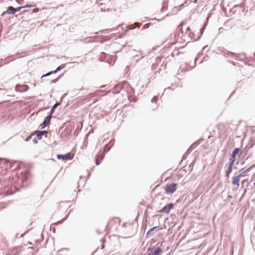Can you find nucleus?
I'll return each mask as SVG.
<instances>
[{"label":"nucleus","instance_id":"nucleus-1","mask_svg":"<svg viewBox=\"0 0 255 255\" xmlns=\"http://www.w3.org/2000/svg\"><path fill=\"white\" fill-rule=\"evenodd\" d=\"M224 55L226 57H231L235 58L236 60H242L245 58L246 56L244 54L240 53H235L232 52L228 51L226 50H225L223 51Z\"/></svg>","mask_w":255,"mask_h":255},{"label":"nucleus","instance_id":"nucleus-2","mask_svg":"<svg viewBox=\"0 0 255 255\" xmlns=\"http://www.w3.org/2000/svg\"><path fill=\"white\" fill-rule=\"evenodd\" d=\"M147 253L146 255H161L162 253V250L160 247H158L154 250L149 248L147 249Z\"/></svg>","mask_w":255,"mask_h":255},{"label":"nucleus","instance_id":"nucleus-3","mask_svg":"<svg viewBox=\"0 0 255 255\" xmlns=\"http://www.w3.org/2000/svg\"><path fill=\"white\" fill-rule=\"evenodd\" d=\"M177 184L176 183H171L167 184L165 190L166 193H173L176 190Z\"/></svg>","mask_w":255,"mask_h":255},{"label":"nucleus","instance_id":"nucleus-4","mask_svg":"<svg viewBox=\"0 0 255 255\" xmlns=\"http://www.w3.org/2000/svg\"><path fill=\"white\" fill-rule=\"evenodd\" d=\"M57 158L58 159L71 160L73 158V156H72V155L70 153H67L64 155L58 154L57 155Z\"/></svg>","mask_w":255,"mask_h":255},{"label":"nucleus","instance_id":"nucleus-5","mask_svg":"<svg viewBox=\"0 0 255 255\" xmlns=\"http://www.w3.org/2000/svg\"><path fill=\"white\" fill-rule=\"evenodd\" d=\"M48 133V131L46 130L44 131H35L33 133L31 134V135L36 134V137L37 139L40 140L42 138V137L43 135H45L46 136L47 134Z\"/></svg>","mask_w":255,"mask_h":255},{"label":"nucleus","instance_id":"nucleus-6","mask_svg":"<svg viewBox=\"0 0 255 255\" xmlns=\"http://www.w3.org/2000/svg\"><path fill=\"white\" fill-rule=\"evenodd\" d=\"M173 204L170 203L164 206L163 208H162L160 211H159V212L168 213L171 210V209L173 208Z\"/></svg>","mask_w":255,"mask_h":255},{"label":"nucleus","instance_id":"nucleus-7","mask_svg":"<svg viewBox=\"0 0 255 255\" xmlns=\"http://www.w3.org/2000/svg\"><path fill=\"white\" fill-rule=\"evenodd\" d=\"M51 117L52 116L51 115H48L45 118L42 124L40 125L42 129L45 128L49 124Z\"/></svg>","mask_w":255,"mask_h":255},{"label":"nucleus","instance_id":"nucleus-8","mask_svg":"<svg viewBox=\"0 0 255 255\" xmlns=\"http://www.w3.org/2000/svg\"><path fill=\"white\" fill-rule=\"evenodd\" d=\"M15 89L16 91L19 92H23L27 91L28 89V87L27 85H17L15 86Z\"/></svg>","mask_w":255,"mask_h":255},{"label":"nucleus","instance_id":"nucleus-9","mask_svg":"<svg viewBox=\"0 0 255 255\" xmlns=\"http://www.w3.org/2000/svg\"><path fill=\"white\" fill-rule=\"evenodd\" d=\"M15 13V8L11 6H10L7 8V9L5 11H4L2 13V15H3L5 13H7L9 14H14Z\"/></svg>","mask_w":255,"mask_h":255},{"label":"nucleus","instance_id":"nucleus-10","mask_svg":"<svg viewBox=\"0 0 255 255\" xmlns=\"http://www.w3.org/2000/svg\"><path fill=\"white\" fill-rule=\"evenodd\" d=\"M240 178H241L238 175L234 177L232 181V184L233 185H236L238 186H239Z\"/></svg>","mask_w":255,"mask_h":255},{"label":"nucleus","instance_id":"nucleus-11","mask_svg":"<svg viewBox=\"0 0 255 255\" xmlns=\"http://www.w3.org/2000/svg\"><path fill=\"white\" fill-rule=\"evenodd\" d=\"M68 202H61L59 203V207H60V208H63L64 209H68L70 205H69Z\"/></svg>","mask_w":255,"mask_h":255},{"label":"nucleus","instance_id":"nucleus-12","mask_svg":"<svg viewBox=\"0 0 255 255\" xmlns=\"http://www.w3.org/2000/svg\"><path fill=\"white\" fill-rule=\"evenodd\" d=\"M254 166H255L254 165L251 166L250 167H249L248 169H247L246 171H245L244 172L241 173V174H239L238 175L240 176V178H241L242 177H244V176H247L248 175V173Z\"/></svg>","mask_w":255,"mask_h":255},{"label":"nucleus","instance_id":"nucleus-13","mask_svg":"<svg viewBox=\"0 0 255 255\" xmlns=\"http://www.w3.org/2000/svg\"><path fill=\"white\" fill-rule=\"evenodd\" d=\"M233 166L228 165V169L226 171V176L228 178L229 177L230 174L232 172L233 170Z\"/></svg>","mask_w":255,"mask_h":255},{"label":"nucleus","instance_id":"nucleus-14","mask_svg":"<svg viewBox=\"0 0 255 255\" xmlns=\"http://www.w3.org/2000/svg\"><path fill=\"white\" fill-rule=\"evenodd\" d=\"M239 151H240V148H236L234 149L232 152L231 156L234 157V158H235L236 155L238 154Z\"/></svg>","mask_w":255,"mask_h":255},{"label":"nucleus","instance_id":"nucleus-15","mask_svg":"<svg viewBox=\"0 0 255 255\" xmlns=\"http://www.w3.org/2000/svg\"><path fill=\"white\" fill-rule=\"evenodd\" d=\"M59 105V103H56L55 104L53 107L51 109L50 112H49V115H51L52 116V114L53 113V112H54V110L55 109V108Z\"/></svg>","mask_w":255,"mask_h":255},{"label":"nucleus","instance_id":"nucleus-16","mask_svg":"<svg viewBox=\"0 0 255 255\" xmlns=\"http://www.w3.org/2000/svg\"><path fill=\"white\" fill-rule=\"evenodd\" d=\"M105 156V153L104 151H100L97 155V157L99 159L102 160Z\"/></svg>","mask_w":255,"mask_h":255},{"label":"nucleus","instance_id":"nucleus-17","mask_svg":"<svg viewBox=\"0 0 255 255\" xmlns=\"http://www.w3.org/2000/svg\"><path fill=\"white\" fill-rule=\"evenodd\" d=\"M235 161V158H234V157L231 156V157L229 159V165L233 166Z\"/></svg>","mask_w":255,"mask_h":255},{"label":"nucleus","instance_id":"nucleus-18","mask_svg":"<svg viewBox=\"0 0 255 255\" xmlns=\"http://www.w3.org/2000/svg\"><path fill=\"white\" fill-rule=\"evenodd\" d=\"M57 72V71H56V70H55L54 71H51V72L47 73L46 74L42 76L41 78H44L45 77L48 76H49V75H50L51 74H55Z\"/></svg>","mask_w":255,"mask_h":255},{"label":"nucleus","instance_id":"nucleus-19","mask_svg":"<svg viewBox=\"0 0 255 255\" xmlns=\"http://www.w3.org/2000/svg\"><path fill=\"white\" fill-rule=\"evenodd\" d=\"M156 229H159V226H156V227H152L146 233V235L149 234L151 232L154 231V230Z\"/></svg>","mask_w":255,"mask_h":255},{"label":"nucleus","instance_id":"nucleus-20","mask_svg":"<svg viewBox=\"0 0 255 255\" xmlns=\"http://www.w3.org/2000/svg\"><path fill=\"white\" fill-rule=\"evenodd\" d=\"M64 67H65L64 65H60V66H58L56 70L57 71H60L61 69L64 68Z\"/></svg>","mask_w":255,"mask_h":255},{"label":"nucleus","instance_id":"nucleus-21","mask_svg":"<svg viewBox=\"0 0 255 255\" xmlns=\"http://www.w3.org/2000/svg\"><path fill=\"white\" fill-rule=\"evenodd\" d=\"M158 100V98L156 96H154L151 100V102L155 103Z\"/></svg>","mask_w":255,"mask_h":255},{"label":"nucleus","instance_id":"nucleus-22","mask_svg":"<svg viewBox=\"0 0 255 255\" xmlns=\"http://www.w3.org/2000/svg\"><path fill=\"white\" fill-rule=\"evenodd\" d=\"M34 5H32V4H26V5L23 6V8L32 7H34Z\"/></svg>","mask_w":255,"mask_h":255},{"label":"nucleus","instance_id":"nucleus-23","mask_svg":"<svg viewBox=\"0 0 255 255\" xmlns=\"http://www.w3.org/2000/svg\"><path fill=\"white\" fill-rule=\"evenodd\" d=\"M23 6H19V7H16V8H15V12H18V11H19L22 8H23Z\"/></svg>","mask_w":255,"mask_h":255},{"label":"nucleus","instance_id":"nucleus-24","mask_svg":"<svg viewBox=\"0 0 255 255\" xmlns=\"http://www.w3.org/2000/svg\"><path fill=\"white\" fill-rule=\"evenodd\" d=\"M31 135H32L27 136V137L25 138V140L26 141H29V140L31 138Z\"/></svg>","mask_w":255,"mask_h":255},{"label":"nucleus","instance_id":"nucleus-25","mask_svg":"<svg viewBox=\"0 0 255 255\" xmlns=\"http://www.w3.org/2000/svg\"><path fill=\"white\" fill-rule=\"evenodd\" d=\"M98 159H99V158H98V157L96 156V158H95V162H96V164L97 165H99V164H100V162L98 161Z\"/></svg>","mask_w":255,"mask_h":255},{"label":"nucleus","instance_id":"nucleus-26","mask_svg":"<svg viewBox=\"0 0 255 255\" xmlns=\"http://www.w3.org/2000/svg\"><path fill=\"white\" fill-rule=\"evenodd\" d=\"M37 140H38V139H37V137H34V138L33 139V140H32V141H33V142L34 143H37Z\"/></svg>","mask_w":255,"mask_h":255},{"label":"nucleus","instance_id":"nucleus-27","mask_svg":"<svg viewBox=\"0 0 255 255\" xmlns=\"http://www.w3.org/2000/svg\"><path fill=\"white\" fill-rule=\"evenodd\" d=\"M151 68L152 70H154L156 68V65L155 64H153Z\"/></svg>","mask_w":255,"mask_h":255},{"label":"nucleus","instance_id":"nucleus-28","mask_svg":"<svg viewBox=\"0 0 255 255\" xmlns=\"http://www.w3.org/2000/svg\"><path fill=\"white\" fill-rule=\"evenodd\" d=\"M38 11V8H34L33 9V12L34 13L37 12Z\"/></svg>","mask_w":255,"mask_h":255},{"label":"nucleus","instance_id":"nucleus-29","mask_svg":"<svg viewBox=\"0 0 255 255\" xmlns=\"http://www.w3.org/2000/svg\"><path fill=\"white\" fill-rule=\"evenodd\" d=\"M59 78H57V79H55V80H52V82H53V83H55L56 82H57V81L58 80Z\"/></svg>","mask_w":255,"mask_h":255},{"label":"nucleus","instance_id":"nucleus-30","mask_svg":"<svg viewBox=\"0 0 255 255\" xmlns=\"http://www.w3.org/2000/svg\"><path fill=\"white\" fill-rule=\"evenodd\" d=\"M135 25H136V26L137 27H139L140 26V24L139 23H135Z\"/></svg>","mask_w":255,"mask_h":255},{"label":"nucleus","instance_id":"nucleus-31","mask_svg":"<svg viewBox=\"0 0 255 255\" xmlns=\"http://www.w3.org/2000/svg\"><path fill=\"white\" fill-rule=\"evenodd\" d=\"M160 58H159V57L156 58V61L160 60Z\"/></svg>","mask_w":255,"mask_h":255},{"label":"nucleus","instance_id":"nucleus-32","mask_svg":"<svg viewBox=\"0 0 255 255\" xmlns=\"http://www.w3.org/2000/svg\"><path fill=\"white\" fill-rule=\"evenodd\" d=\"M107 145H105V150H106V149L107 148Z\"/></svg>","mask_w":255,"mask_h":255},{"label":"nucleus","instance_id":"nucleus-33","mask_svg":"<svg viewBox=\"0 0 255 255\" xmlns=\"http://www.w3.org/2000/svg\"><path fill=\"white\" fill-rule=\"evenodd\" d=\"M193 145H194V144H193L192 146H191L190 148H192V147L193 146Z\"/></svg>","mask_w":255,"mask_h":255},{"label":"nucleus","instance_id":"nucleus-34","mask_svg":"<svg viewBox=\"0 0 255 255\" xmlns=\"http://www.w3.org/2000/svg\"><path fill=\"white\" fill-rule=\"evenodd\" d=\"M116 87H120V86H119V85H116Z\"/></svg>","mask_w":255,"mask_h":255},{"label":"nucleus","instance_id":"nucleus-35","mask_svg":"<svg viewBox=\"0 0 255 255\" xmlns=\"http://www.w3.org/2000/svg\"><path fill=\"white\" fill-rule=\"evenodd\" d=\"M254 186H255V182L254 183Z\"/></svg>","mask_w":255,"mask_h":255}]
</instances>
